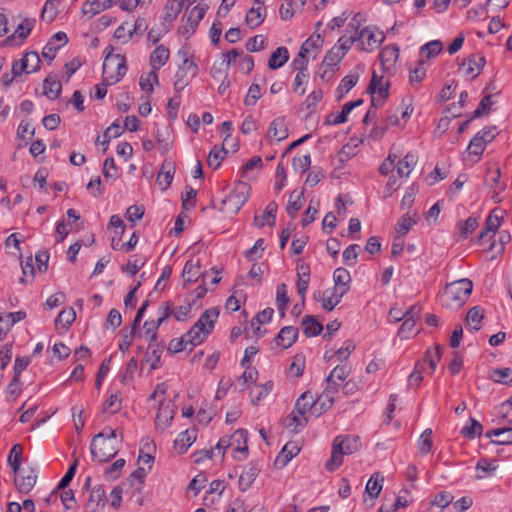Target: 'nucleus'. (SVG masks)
I'll list each match as a JSON object with an SVG mask.
<instances>
[{"instance_id": "nucleus-1", "label": "nucleus", "mask_w": 512, "mask_h": 512, "mask_svg": "<svg viewBox=\"0 0 512 512\" xmlns=\"http://www.w3.org/2000/svg\"><path fill=\"white\" fill-rule=\"evenodd\" d=\"M120 443L117 431L111 428H108L107 432L95 435L90 445L92 460L97 463L109 461L118 453Z\"/></svg>"}, {"instance_id": "nucleus-2", "label": "nucleus", "mask_w": 512, "mask_h": 512, "mask_svg": "<svg viewBox=\"0 0 512 512\" xmlns=\"http://www.w3.org/2000/svg\"><path fill=\"white\" fill-rule=\"evenodd\" d=\"M218 316L219 310L217 308L205 310L193 327L184 334V339L190 344L189 351L201 344L213 331Z\"/></svg>"}, {"instance_id": "nucleus-3", "label": "nucleus", "mask_w": 512, "mask_h": 512, "mask_svg": "<svg viewBox=\"0 0 512 512\" xmlns=\"http://www.w3.org/2000/svg\"><path fill=\"white\" fill-rule=\"evenodd\" d=\"M360 447L361 442L358 436H337L333 441L332 454L330 459L326 462L325 468L330 472L335 471L341 466L344 455H351L358 451Z\"/></svg>"}, {"instance_id": "nucleus-4", "label": "nucleus", "mask_w": 512, "mask_h": 512, "mask_svg": "<svg viewBox=\"0 0 512 512\" xmlns=\"http://www.w3.org/2000/svg\"><path fill=\"white\" fill-rule=\"evenodd\" d=\"M473 289L471 280L464 278L447 284L442 298L448 307H460L468 299Z\"/></svg>"}, {"instance_id": "nucleus-5", "label": "nucleus", "mask_w": 512, "mask_h": 512, "mask_svg": "<svg viewBox=\"0 0 512 512\" xmlns=\"http://www.w3.org/2000/svg\"><path fill=\"white\" fill-rule=\"evenodd\" d=\"M103 81L107 84L119 82L127 72L126 59L122 55H106L103 62Z\"/></svg>"}, {"instance_id": "nucleus-6", "label": "nucleus", "mask_w": 512, "mask_h": 512, "mask_svg": "<svg viewBox=\"0 0 512 512\" xmlns=\"http://www.w3.org/2000/svg\"><path fill=\"white\" fill-rule=\"evenodd\" d=\"M250 187L243 182L238 183L222 202V211L235 214L246 203Z\"/></svg>"}, {"instance_id": "nucleus-7", "label": "nucleus", "mask_w": 512, "mask_h": 512, "mask_svg": "<svg viewBox=\"0 0 512 512\" xmlns=\"http://www.w3.org/2000/svg\"><path fill=\"white\" fill-rule=\"evenodd\" d=\"M384 40V33L376 26H367L361 31H357L359 48L363 51L371 52L375 50Z\"/></svg>"}, {"instance_id": "nucleus-8", "label": "nucleus", "mask_w": 512, "mask_h": 512, "mask_svg": "<svg viewBox=\"0 0 512 512\" xmlns=\"http://www.w3.org/2000/svg\"><path fill=\"white\" fill-rule=\"evenodd\" d=\"M368 91L371 93V106L374 109L381 107L389 96V82L373 72Z\"/></svg>"}, {"instance_id": "nucleus-9", "label": "nucleus", "mask_w": 512, "mask_h": 512, "mask_svg": "<svg viewBox=\"0 0 512 512\" xmlns=\"http://www.w3.org/2000/svg\"><path fill=\"white\" fill-rule=\"evenodd\" d=\"M40 57L37 52H26L19 60L12 63V73L14 76H21L22 74H31L39 70Z\"/></svg>"}, {"instance_id": "nucleus-10", "label": "nucleus", "mask_w": 512, "mask_h": 512, "mask_svg": "<svg viewBox=\"0 0 512 512\" xmlns=\"http://www.w3.org/2000/svg\"><path fill=\"white\" fill-rule=\"evenodd\" d=\"M174 413V404L170 400H160L155 418L156 428L162 431L166 430L174 418Z\"/></svg>"}, {"instance_id": "nucleus-11", "label": "nucleus", "mask_w": 512, "mask_h": 512, "mask_svg": "<svg viewBox=\"0 0 512 512\" xmlns=\"http://www.w3.org/2000/svg\"><path fill=\"white\" fill-rule=\"evenodd\" d=\"M231 447L239 455H234L237 461H242L247 458L248 455V432L245 429L236 430L231 436H229Z\"/></svg>"}, {"instance_id": "nucleus-12", "label": "nucleus", "mask_w": 512, "mask_h": 512, "mask_svg": "<svg viewBox=\"0 0 512 512\" xmlns=\"http://www.w3.org/2000/svg\"><path fill=\"white\" fill-rule=\"evenodd\" d=\"M36 24L35 18H25L17 25L14 33L5 40L7 44L20 45L29 36Z\"/></svg>"}, {"instance_id": "nucleus-13", "label": "nucleus", "mask_w": 512, "mask_h": 512, "mask_svg": "<svg viewBox=\"0 0 512 512\" xmlns=\"http://www.w3.org/2000/svg\"><path fill=\"white\" fill-rule=\"evenodd\" d=\"M68 42V37L64 32L55 33L47 42L42 50V56L49 63L55 58L56 52Z\"/></svg>"}, {"instance_id": "nucleus-14", "label": "nucleus", "mask_w": 512, "mask_h": 512, "mask_svg": "<svg viewBox=\"0 0 512 512\" xmlns=\"http://www.w3.org/2000/svg\"><path fill=\"white\" fill-rule=\"evenodd\" d=\"M399 47L396 44L387 45L380 51L379 60L385 72L391 73L399 58Z\"/></svg>"}, {"instance_id": "nucleus-15", "label": "nucleus", "mask_w": 512, "mask_h": 512, "mask_svg": "<svg viewBox=\"0 0 512 512\" xmlns=\"http://www.w3.org/2000/svg\"><path fill=\"white\" fill-rule=\"evenodd\" d=\"M486 63L485 57L480 54H472L463 61L464 74L475 79L482 71Z\"/></svg>"}, {"instance_id": "nucleus-16", "label": "nucleus", "mask_w": 512, "mask_h": 512, "mask_svg": "<svg viewBox=\"0 0 512 512\" xmlns=\"http://www.w3.org/2000/svg\"><path fill=\"white\" fill-rule=\"evenodd\" d=\"M105 506V490L102 486L92 489L85 505V512H102Z\"/></svg>"}, {"instance_id": "nucleus-17", "label": "nucleus", "mask_w": 512, "mask_h": 512, "mask_svg": "<svg viewBox=\"0 0 512 512\" xmlns=\"http://www.w3.org/2000/svg\"><path fill=\"white\" fill-rule=\"evenodd\" d=\"M345 295V290H340L339 288H333L325 290L322 296L318 299L321 303V306L326 311H332L341 301L343 296Z\"/></svg>"}, {"instance_id": "nucleus-18", "label": "nucleus", "mask_w": 512, "mask_h": 512, "mask_svg": "<svg viewBox=\"0 0 512 512\" xmlns=\"http://www.w3.org/2000/svg\"><path fill=\"white\" fill-rule=\"evenodd\" d=\"M297 337L298 329L296 327L285 326L278 332L274 339V342L276 346L282 349H287L295 343Z\"/></svg>"}, {"instance_id": "nucleus-19", "label": "nucleus", "mask_w": 512, "mask_h": 512, "mask_svg": "<svg viewBox=\"0 0 512 512\" xmlns=\"http://www.w3.org/2000/svg\"><path fill=\"white\" fill-rule=\"evenodd\" d=\"M288 127L284 117H278L274 119L267 131V138L270 141L280 142L288 137Z\"/></svg>"}, {"instance_id": "nucleus-20", "label": "nucleus", "mask_w": 512, "mask_h": 512, "mask_svg": "<svg viewBox=\"0 0 512 512\" xmlns=\"http://www.w3.org/2000/svg\"><path fill=\"white\" fill-rule=\"evenodd\" d=\"M294 410L301 416H304L308 411L316 415V398L310 393H303L296 401Z\"/></svg>"}, {"instance_id": "nucleus-21", "label": "nucleus", "mask_w": 512, "mask_h": 512, "mask_svg": "<svg viewBox=\"0 0 512 512\" xmlns=\"http://www.w3.org/2000/svg\"><path fill=\"white\" fill-rule=\"evenodd\" d=\"M345 55L343 52L339 50L335 45L326 53L323 61L322 67L325 68L323 72V76L328 72H333L334 69L338 66L340 61L343 59Z\"/></svg>"}, {"instance_id": "nucleus-22", "label": "nucleus", "mask_w": 512, "mask_h": 512, "mask_svg": "<svg viewBox=\"0 0 512 512\" xmlns=\"http://www.w3.org/2000/svg\"><path fill=\"white\" fill-rule=\"evenodd\" d=\"M278 205L275 202H270L261 216L256 215L254 217V225L258 228H262L265 224L273 226L276 221V212Z\"/></svg>"}, {"instance_id": "nucleus-23", "label": "nucleus", "mask_w": 512, "mask_h": 512, "mask_svg": "<svg viewBox=\"0 0 512 512\" xmlns=\"http://www.w3.org/2000/svg\"><path fill=\"white\" fill-rule=\"evenodd\" d=\"M175 167L172 161L165 160L162 164L161 170L157 175V183L163 189L166 190L172 183Z\"/></svg>"}, {"instance_id": "nucleus-24", "label": "nucleus", "mask_w": 512, "mask_h": 512, "mask_svg": "<svg viewBox=\"0 0 512 512\" xmlns=\"http://www.w3.org/2000/svg\"><path fill=\"white\" fill-rule=\"evenodd\" d=\"M197 432L195 429H187L179 434L174 441V447L179 453H185L188 448L195 442Z\"/></svg>"}, {"instance_id": "nucleus-25", "label": "nucleus", "mask_w": 512, "mask_h": 512, "mask_svg": "<svg viewBox=\"0 0 512 512\" xmlns=\"http://www.w3.org/2000/svg\"><path fill=\"white\" fill-rule=\"evenodd\" d=\"M357 41V27L354 24H349L346 30V33L341 36L335 44L337 48L341 52H343L344 55L349 51V49L352 47V45Z\"/></svg>"}, {"instance_id": "nucleus-26", "label": "nucleus", "mask_w": 512, "mask_h": 512, "mask_svg": "<svg viewBox=\"0 0 512 512\" xmlns=\"http://www.w3.org/2000/svg\"><path fill=\"white\" fill-rule=\"evenodd\" d=\"M201 275H202V273H201L200 260L199 259H197L196 261H194L193 259L188 260L186 262V264L183 268V272H182V277L185 279V281L187 283H194L200 278Z\"/></svg>"}, {"instance_id": "nucleus-27", "label": "nucleus", "mask_w": 512, "mask_h": 512, "mask_svg": "<svg viewBox=\"0 0 512 512\" xmlns=\"http://www.w3.org/2000/svg\"><path fill=\"white\" fill-rule=\"evenodd\" d=\"M170 56L169 49L166 48L163 45L157 46L150 56V65L152 66L153 70H159L161 67H163Z\"/></svg>"}, {"instance_id": "nucleus-28", "label": "nucleus", "mask_w": 512, "mask_h": 512, "mask_svg": "<svg viewBox=\"0 0 512 512\" xmlns=\"http://www.w3.org/2000/svg\"><path fill=\"white\" fill-rule=\"evenodd\" d=\"M299 452L300 448L296 443L288 442L278 454L275 461L276 465L279 467L286 466L293 457L298 455Z\"/></svg>"}, {"instance_id": "nucleus-29", "label": "nucleus", "mask_w": 512, "mask_h": 512, "mask_svg": "<svg viewBox=\"0 0 512 512\" xmlns=\"http://www.w3.org/2000/svg\"><path fill=\"white\" fill-rule=\"evenodd\" d=\"M303 333L306 337H314L319 335L323 330V325L311 315H306L302 319Z\"/></svg>"}, {"instance_id": "nucleus-30", "label": "nucleus", "mask_w": 512, "mask_h": 512, "mask_svg": "<svg viewBox=\"0 0 512 512\" xmlns=\"http://www.w3.org/2000/svg\"><path fill=\"white\" fill-rule=\"evenodd\" d=\"M36 480L37 475L35 471L30 470L26 475L15 478L14 483L20 493L27 494L34 487Z\"/></svg>"}, {"instance_id": "nucleus-31", "label": "nucleus", "mask_w": 512, "mask_h": 512, "mask_svg": "<svg viewBox=\"0 0 512 512\" xmlns=\"http://www.w3.org/2000/svg\"><path fill=\"white\" fill-rule=\"evenodd\" d=\"M260 469L255 464H249L239 477V488L246 491L255 481Z\"/></svg>"}, {"instance_id": "nucleus-32", "label": "nucleus", "mask_w": 512, "mask_h": 512, "mask_svg": "<svg viewBox=\"0 0 512 512\" xmlns=\"http://www.w3.org/2000/svg\"><path fill=\"white\" fill-rule=\"evenodd\" d=\"M486 437H497L493 442L499 445L512 444V427L489 430L486 432Z\"/></svg>"}, {"instance_id": "nucleus-33", "label": "nucleus", "mask_w": 512, "mask_h": 512, "mask_svg": "<svg viewBox=\"0 0 512 512\" xmlns=\"http://www.w3.org/2000/svg\"><path fill=\"white\" fill-rule=\"evenodd\" d=\"M289 59V52L286 47H278L268 60V67L272 70L281 68Z\"/></svg>"}, {"instance_id": "nucleus-34", "label": "nucleus", "mask_w": 512, "mask_h": 512, "mask_svg": "<svg viewBox=\"0 0 512 512\" xmlns=\"http://www.w3.org/2000/svg\"><path fill=\"white\" fill-rule=\"evenodd\" d=\"M183 7L182 0H167L164 6V22L172 23L178 17Z\"/></svg>"}, {"instance_id": "nucleus-35", "label": "nucleus", "mask_w": 512, "mask_h": 512, "mask_svg": "<svg viewBox=\"0 0 512 512\" xmlns=\"http://www.w3.org/2000/svg\"><path fill=\"white\" fill-rule=\"evenodd\" d=\"M43 90L49 99L55 100L61 93L62 84L56 77L49 76L44 80Z\"/></svg>"}, {"instance_id": "nucleus-36", "label": "nucleus", "mask_w": 512, "mask_h": 512, "mask_svg": "<svg viewBox=\"0 0 512 512\" xmlns=\"http://www.w3.org/2000/svg\"><path fill=\"white\" fill-rule=\"evenodd\" d=\"M162 347L155 343H149L145 353L146 362L150 363V368L155 370L161 366L160 359L162 355Z\"/></svg>"}, {"instance_id": "nucleus-37", "label": "nucleus", "mask_w": 512, "mask_h": 512, "mask_svg": "<svg viewBox=\"0 0 512 512\" xmlns=\"http://www.w3.org/2000/svg\"><path fill=\"white\" fill-rule=\"evenodd\" d=\"M417 163V156L413 153H408L405 157L398 161L397 173L400 177H408Z\"/></svg>"}, {"instance_id": "nucleus-38", "label": "nucleus", "mask_w": 512, "mask_h": 512, "mask_svg": "<svg viewBox=\"0 0 512 512\" xmlns=\"http://www.w3.org/2000/svg\"><path fill=\"white\" fill-rule=\"evenodd\" d=\"M63 0H47L41 11V18L46 22H52L59 13V7Z\"/></svg>"}, {"instance_id": "nucleus-39", "label": "nucleus", "mask_w": 512, "mask_h": 512, "mask_svg": "<svg viewBox=\"0 0 512 512\" xmlns=\"http://www.w3.org/2000/svg\"><path fill=\"white\" fill-rule=\"evenodd\" d=\"M335 286L333 288H339L345 290V294L349 291V284L351 282V276L347 269L339 267L334 271L333 274Z\"/></svg>"}, {"instance_id": "nucleus-40", "label": "nucleus", "mask_w": 512, "mask_h": 512, "mask_svg": "<svg viewBox=\"0 0 512 512\" xmlns=\"http://www.w3.org/2000/svg\"><path fill=\"white\" fill-rule=\"evenodd\" d=\"M425 62L420 60L415 68H410L409 70V82L410 85L418 88L420 83L426 76V67L424 66Z\"/></svg>"}, {"instance_id": "nucleus-41", "label": "nucleus", "mask_w": 512, "mask_h": 512, "mask_svg": "<svg viewBox=\"0 0 512 512\" xmlns=\"http://www.w3.org/2000/svg\"><path fill=\"white\" fill-rule=\"evenodd\" d=\"M384 478L379 473H374L366 484L365 491L372 498H377L382 490Z\"/></svg>"}, {"instance_id": "nucleus-42", "label": "nucleus", "mask_w": 512, "mask_h": 512, "mask_svg": "<svg viewBox=\"0 0 512 512\" xmlns=\"http://www.w3.org/2000/svg\"><path fill=\"white\" fill-rule=\"evenodd\" d=\"M479 226V218L470 216L465 221L458 223V229L461 237L467 239Z\"/></svg>"}, {"instance_id": "nucleus-43", "label": "nucleus", "mask_w": 512, "mask_h": 512, "mask_svg": "<svg viewBox=\"0 0 512 512\" xmlns=\"http://www.w3.org/2000/svg\"><path fill=\"white\" fill-rule=\"evenodd\" d=\"M262 11L265 12V8H262L260 6L252 7L251 9H249L245 18V22L250 28L253 29L262 24L264 20Z\"/></svg>"}, {"instance_id": "nucleus-44", "label": "nucleus", "mask_w": 512, "mask_h": 512, "mask_svg": "<svg viewBox=\"0 0 512 512\" xmlns=\"http://www.w3.org/2000/svg\"><path fill=\"white\" fill-rule=\"evenodd\" d=\"M207 9V4L199 3L190 11L186 21L196 29L199 22L203 19Z\"/></svg>"}, {"instance_id": "nucleus-45", "label": "nucleus", "mask_w": 512, "mask_h": 512, "mask_svg": "<svg viewBox=\"0 0 512 512\" xmlns=\"http://www.w3.org/2000/svg\"><path fill=\"white\" fill-rule=\"evenodd\" d=\"M500 225V218L497 215L490 214L485 221L484 228L478 235V241L482 242L490 232H495Z\"/></svg>"}, {"instance_id": "nucleus-46", "label": "nucleus", "mask_w": 512, "mask_h": 512, "mask_svg": "<svg viewBox=\"0 0 512 512\" xmlns=\"http://www.w3.org/2000/svg\"><path fill=\"white\" fill-rule=\"evenodd\" d=\"M417 332L418 330L416 329V320L413 319V316H410L403 319V323L399 328L398 335L402 339H409Z\"/></svg>"}, {"instance_id": "nucleus-47", "label": "nucleus", "mask_w": 512, "mask_h": 512, "mask_svg": "<svg viewBox=\"0 0 512 512\" xmlns=\"http://www.w3.org/2000/svg\"><path fill=\"white\" fill-rule=\"evenodd\" d=\"M288 303L289 297L287 294V286L285 283H281L277 286L276 305L282 317L285 315V310Z\"/></svg>"}, {"instance_id": "nucleus-48", "label": "nucleus", "mask_w": 512, "mask_h": 512, "mask_svg": "<svg viewBox=\"0 0 512 512\" xmlns=\"http://www.w3.org/2000/svg\"><path fill=\"white\" fill-rule=\"evenodd\" d=\"M490 379L496 383L511 385L512 370L510 368H497L491 372Z\"/></svg>"}, {"instance_id": "nucleus-49", "label": "nucleus", "mask_w": 512, "mask_h": 512, "mask_svg": "<svg viewBox=\"0 0 512 512\" xmlns=\"http://www.w3.org/2000/svg\"><path fill=\"white\" fill-rule=\"evenodd\" d=\"M120 396L121 395L119 392L112 393L110 395V397L105 401L102 411L104 413H110V414H115L118 411H120V409L122 407V400H121Z\"/></svg>"}, {"instance_id": "nucleus-50", "label": "nucleus", "mask_w": 512, "mask_h": 512, "mask_svg": "<svg viewBox=\"0 0 512 512\" xmlns=\"http://www.w3.org/2000/svg\"><path fill=\"white\" fill-rule=\"evenodd\" d=\"M442 347L436 345L434 351L427 350L423 359V364L428 363L431 373H433L437 367L438 362L441 359Z\"/></svg>"}, {"instance_id": "nucleus-51", "label": "nucleus", "mask_w": 512, "mask_h": 512, "mask_svg": "<svg viewBox=\"0 0 512 512\" xmlns=\"http://www.w3.org/2000/svg\"><path fill=\"white\" fill-rule=\"evenodd\" d=\"M226 153L227 152L224 148V145L221 148L214 146L210 151L207 159L209 167L217 169L221 165V162L223 161Z\"/></svg>"}, {"instance_id": "nucleus-52", "label": "nucleus", "mask_w": 512, "mask_h": 512, "mask_svg": "<svg viewBox=\"0 0 512 512\" xmlns=\"http://www.w3.org/2000/svg\"><path fill=\"white\" fill-rule=\"evenodd\" d=\"M335 402V398L332 396H328L325 392H322L316 398V416L321 415L332 408Z\"/></svg>"}, {"instance_id": "nucleus-53", "label": "nucleus", "mask_w": 512, "mask_h": 512, "mask_svg": "<svg viewBox=\"0 0 512 512\" xmlns=\"http://www.w3.org/2000/svg\"><path fill=\"white\" fill-rule=\"evenodd\" d=\"M273 389V382L268 381L260 386L256 387L255 391H251V401L254 405H257L262 399H264Z\"/></svg>"}, {"instance_id": "nucleus-54", "label": "nucleus", "mask_w": 512, "mask_h": 512, "mask_svg": "<svg viewBox=\"0 0 512 512\" xmlns=\"http://www.w3.org/2000/svg\"><path fill=\"white\" fill-rule=\"evenodd\" d=\"M302 200H303L302 192L297 193L296 191H293L290 194V198L288 201V205L286 207V211L291 217H294L296 215V213L301 209L302 204H303Z\"/></svg>"}, {"instance_id": "nucleus-55", "label": "nucleus", "mask_w": 512, "mask_h": 512, "mask_svg": "<svg viewBox=\"0 0 512 512\" xmlns=\"http://www.w3.org/2000/svg\"><path fill=\"white\" fill-rule=\"evenodd\" d=\"M22 446L20 444L13 445L8 456V464L14 473H18L21 466Z\"/></svg>"}, {"instance_id": "nucleus-56", "label": "nucleus", "mask_w": 512, "mask_h": 512, "mask_svg": "<svg viewBox=\"0 0 512 512\" xmlns=\"http://www.w3.org/2000/svg\"><path fill=\"white\" fill-rule=\"evenodd\" d=\"M358 82V75L356 74H348L346 75L340 82L337 92L338 97L342 98L346 93H348Z\"/></svg>"}, {"instance_id": "nucleus-57", "label": "nucleus", "mask_w": 512, "mask_h": 512, "mask_svg": "<svg viewBox=\"0 0 512 512\" xmlns=\"http://www.w3.org/2000/svg\"><path fill=\"white\" fill-rule=\"evenodd\" d=\"M273 313H274V310L272 308H266V309L262 310L261 312L257 313V315L251 321L252 327H254L255 324L258 325L254 331L255 334L260 335L259 334L260 325L270 322L272 319Z\"/></svg>"}, {"instance_id": "nucleus-58", "label": "nucleus", "mask_w": 512, "mask_h": 512, "mask_svg": "<svg viewBox=\"0 0 512 512\" xmlns=\"http://www.w3.org/2000/svg\"><path fill=\"white\" fill-rule=\"evenodd\" d=\"M442 50V43L439 40H433L423 45L420 49V53L427 59L437 56Z\"/></svg>"}, {"instance_id": "nucleus-59", "label": "nucleus", "mask_w": 512, "mask_h": 512, "mask_svg": "<svg viewBox=\"0 0 512 512\" xmlns=\"http://www.w3.org/2000/svg\"><path fill=\"white\" fill-rule=\"evenodd\" d=\"M482 319H483V313H482V310L478 306L471 308L467 313L466 320L468 322V325L473 330L477 331L481 328L480 323H481Z\"/></svg>"}, {"instance_id": "nucleus-60", "label": "nucleus", "mask_w": 512, "mask_h": 512, "mask_svg": "<svg viewBox=\"0 0 512 512\" xmlns=\"http://www.w3.org/2000/svg\"><path fill=\"white\" fill-rule=\"evenodd\" d=\"M109 7L106 6L105 0H87L86 3L83 6V13L90 14L91 16H94L98 13H100L103 10L108 9Z\"/></svg>"}, {"instance_id": "nucleus-61", "label": "nucleus", "mask_w": 512, "mask_h": 512, "mask_svg": "<svg viewBox=\"0 0 512 512\" xmlns=\"http://www.w3.org/2000/svg\"><path fill=\"white\" fill-rule=\"evenodd\" d=\"M76 318V313L73 308L62 310L55 319V325L58 327L61 325L63 328H67Z\"/></svg>"}, {"instance_id": "nucleus-62", "label": "nucleus", "mask_w": 512, "mask_h": 512, "mask_svg": "<svg viewBox=\"0 0 512 512\" xmlns=\"http://www.w3.org/2000/svg\"><path fill=\"white\" fill-rule=\"evenodd\" d=\"M324 40L321 34L317 33L310 36L300 47L303 52L309 53L310 50L319 51L323 46Z\"/></svg>"}, {"instance_id": "nucleus-63", "label": "nucleus", "mask_w": 512, "mask_h": 512, "mask_svg": "<svg viewBox=\"0 0 512 512\" xmlns=\"http://www.w3.org/2000/svg\"><path fill=\"white\" fill-rule=\"evenodd\" d=\"M432 430L430 428L423 431L418 440V449L421 454H427L433 447L432 443Z\"/></svg>"}, {"instance_id": "nucleus-64", "label": "nucleus", "mask_w": 512, "mask_h": 512, "mask_svg": "<svg viewBox=\"0 0 512 512\" xmlns=\"http://www.w3.org/2000/svg\"><path fill=\"white\" fill-rule=\"evenodd\" d=\"M158 83V75L156 70L150 71L146 76L140 77V87L143 91H146L148 94L153 92V84Z\"/></svg>"}]
</instances>
